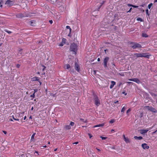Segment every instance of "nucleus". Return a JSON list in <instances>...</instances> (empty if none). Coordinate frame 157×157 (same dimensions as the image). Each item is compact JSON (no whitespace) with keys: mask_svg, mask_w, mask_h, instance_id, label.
I'll return each instance as SVG.
<instances>
[{"mask_svg":"<svg viewBox=\"0 0 157 157\" xmlns=\"http://www.w3.org/2000/svg\"><path fill=\"white\" fill-rule=\"evenodd\" d=\"M93 99L96 105L98 107L100 105V102L97 95L95 94H93Z\"/></svg>","mask_w":157,"mask_h":157,"instance_id":"1","label":"nucleus"},{"mask_svg":"<svg viewBox=\"0 0 157 157\" xmlns=\"http://www.w3.org/2000/svg\"><path fill=\"white\" fill-rule=\"evenodd\" d=\"M77 49V46L75 44L73 43L71 44L70 46V51L75 52L76 54V51Z\"/></svg>","mask_w":157,"mask_h":157,"instance_id":"2","label":"nucleus"},{"mask_svg":"<svg viewBox=\"0 0 157 157\" xmlns=\"http://www.w3.org/2000/svg\"><path fill=\"white\" fill-rule=\"evenodd\" d=\"M131 47L134 49L140 48L141 47V45L136 43L132 42L131 44Z\"/></svg>","mask_w":157,"mask_h":157,"instance_id":"3","label":"nucleus"},{"mask_svg":"<svg viewBox=\"0 0 157 157\" xmlns=\"http://www.w3.org/2000/svg\"><path fill=\"white\" fill-rule=\"evenodd\" d=\"M109 59V58L108 56H105L104 59L103 60V66L105 68H106L108 67L107 63Z\"/></svg>","mask_w":157,"mask_h":157,"instance_id":"4","label":"nucleus"},{"mask_svg":"<svg viewBox=\"0 0 157 157\" xmlns=\"http://www.w3.org/2000/svg\"><path fill=\"white\" fill-rule=\"evenodd\" d=\"M144 107L145 109H147L153 113H156L157 112L156 109L151 106H145Z\"/></svg>","mask_w":157,"mask_h":157,"instance_id":"5","label":"nucleus"},{"mask_svg":"<svg viewBox=\"0 0 157 157\" xmlns=\"http://www.w3.org/2000/svg\"><path fill=\"white\" fill-rule=\"evenodd\" d=\"M155 124H154L153 125V126L151 127H150L149 128V130L151 129H152L153 127L155 125ZM149 130V129H141L140 130V133L141 134H144L145 133H146Z\"/></svg>","mask_w":157,"mask_h":157,"instance_id":"6","label":"nucleus"},{"mask_svg":"<svg viewBox=\"0 0 157 157\" xmlns=\"http://www.w3.org/2000/svg\"><path fill=\"white\" fill-rule=\"evenodd\" d=\"M129 81L134 82L137 83L139 84L140 83V80L137 78H131L128 79Z\"/></svg>","mask_w":157,"mask_h":157,"instance_id":"7","label":"nucleus"},{"mask_svg":"<svg viewBox=\"0 0 157 157\" xmlns=\"http://www.w3.org/2000/svg\"><path fill=\"white\" fill-rule=\"evenodd\" d=\"M75 69L78 72H80V67L79 65L76 62L75 63Z\"/></svg>","mask_w":157,"mask_h":157,"instance_id":"8","label":"nucleus"},{"mask_svg":"<svg viewBox=\"0 0 157 157\" xmlns=\"http://www.w3.org/2000/svg\"><path fill=\"white\" fill-rule=\"evenodd\" d=\"M141 146L144 149H148L149 148V147L146 143H144L142 144Z\"/></svg>","mask_w":157,"mask_h":157,"instance_id":"9","label":"nucleus"},{"mask_svg":"<svg viewBox=\"0 0 157 157\" xmlns=\"http://www.w3.org/2000/svg\"><path fill=\"white\" fill-rule=\"evenodd\" d=\"M123 137L124 140L126 143L128 144L130 143V141L128 137H126L124 135H123Z\"/></svg>","mask_w":157,"mask_h":157,"instance_id":"10","label":"nucleus"},{"mask_svg":"<svg viewBox=\"0 0 157 157\" xmlns=\"http://www.w3.org/2000/svg\"><path fill=\"white\" fill-rule=\"evenodd\" d=\"M16 16L18 18H22L25 17L24 14L22 13H20L17 14L16 15Z\"/></svg>","mask_w":157,"mask_h":157,"instance_id":"11","label":"nucleus"},{"mask_svg":"<svg viewBox=\"0 0 157 157\" xmlns=\"http://www.w3.org/2000/svg\"><path fill=\"white\" fill-rule=\"evenodd\" d=\"M5 4L10 5V6L13 5V2L10 0H7L6 1Z\"/></svg>","mask_w":157,"mask_h":157,"instance_id":"12","label":"nucleus"},{"mask_svg":"<svg viewBox=\"0 0 157 157\" xmlns=\"http://www.w3.org/2000/svg\"><path fill=\"white\" fill-rule=\"evenodd\" d=\"M111 84L110 86V88L112 89L113 88L114 85L116 84V82L113 81H112L111 82Z\"/></svg>","mask_w":157,"mask_h":157,"instance_id":"13","label":"nucleus"},{"mask_svg":"<svg viewBox=\"0 0 157 157\" xmlns=\"http://www.w3.org/2000/svg\"><path fill=\"white\" fill-rule=\"evenodd\" d=\"M150 56L147 53H142V57L149 58Z\"/></svg>","mask_w":157,"mask_h":157,"instance_id":"14","label":"nucleus"},{"mask_svg":"<svg viewBox=\"0 0 157 157\" xmlns=\"http://www.w3.org/2000/svg\"><path fill=\"white\" fill-rule=\"evenodd\" d=\"M30 25L32 26H34L35 25V21L34 20H32L29 22Z\"/></svg>","mask_w":157,"mask_h":157,"instance_id":"15","label":"nucleus"},{"mask_svg":"<svg viewBox=\"0 0 157 157\" xmlns=\"http://www.w3.org/2000/svg\"><path fill=\"white\" fill-rule=\"evenodd\" d=\"M104 123H102L101 124H97V125H94V127L95 128V127H103V126H104Z\"/></svg>","mask_w":157,"mask_h":157,"instance_id":"16","label":"nucleus"},{"mask_svg":"<svg viewBox=\"0 0 157 157\" xmlns=\"http://www.w3.org/2000/svg\"><path fill=\"white\" fill-rule=\"evenodd\" d=\"M32 79L33 81H39V80L40 79L39 78L37 77H36V76L34 77L33 78H32Z\"/></svg>","mask_w":157,"mask_h":157,"instance_id":"17","label":"nucleus"},{"mask_svg":"<svg viewBox=\"0 0 157 157\" xmlns=\"http://www.w3.org/2000/svg\"><path fill=\"white\" fill-rule=\"evenodd\" d=\"M134 138H135L136 139L138 140H141L143 139L142 137L141 136H134Z\"/></svg>","mask_w":157,"mask_h":157,"instance_id":"18","label":"nucleus"},{"mask_svg":"<svg viewBox=\"0 0 157 157\" xmlns=\"http://www.w3.org/2000/svg\"><path fill=\"white\" fill-rule=\"evenodd\" d=\"M137 57H142V54L141 53H136L135 54Z\"/></svg>","mask_w":157,"mask_h":157,"instance_id":"19","label":"nucleus"},{"mask_svg":"<svg viewBox=\"0 0 157 157\" xmlns=\"http://www.w3.org/2000/svg\"><path fill=\"white\" fill-rule=\"evenodd\" d=\"M64 67L65 69H68L70 68V66L69 64H67L65 65Z\"/></svg>","mask_w":157,"mask_h":157,"instance_id":"20","label":"nucleus"},{"mask_svg":"<svg viewBox=\"0 0 157 157\" xmlns=\"http://www.w3.org/2000/svg\"><path fill=\"white\" fill-rule=\"evenodd\" d=\"M12 118H13V119L15 120V121H19V119H18L17 118V117L16 116H14L13 115H12Z\"/></svg>","mask_w":157,"mask_h":157,"instance_id":"21","label":"nucleus"},{"mask_svg":"<svg viewBox=\"0 0 157 157\" xmlns=\"http://www.w3.org/2000/svg\"><path fill=\"white\" fill-rule=\"evenodd\" d=\"M65 128L67 130L70 129L71 128V127L70 125H67L65 126Z\"/></svg>","mask_w":157,"mask_h":157,"instance_id":"22","label":"nucleus"},{"mask_svg":"<svg viewBox=\"0 0 157 157\" xmlns=\"http://www.w3.org/2000/svg\"><path fill=\"white\" fill-rule=\"evenodd\" d=\"M36 134V133H34L32 136H31V140L32 141H33V140L34 139V137L35 136V135Z\"/></svg>","mask_w":157,"mask_h":157,"instance_id":"23","label":"nucleus"},{"mask_svg":"<svg viewBox=\"0 0 157 157\" xmlns=\"http://www.w3.org/2000/svg\"><path fill=\"white\" fill-rule=\"evenodd\" d=\"M126 109V107L124 106L121 110V112L124 113Z\"/></svg>","mask_w":157,"mask_h":157,"instance_id":"24","label":"nucleus"},{"mask_svg":"<svg viewBox=\"0 0 157 157\" xmlns=\"http://www.w3.org/2000/svg\"><path fill=\"white\" fill-rule=\"evenodd\" d=\"M142 36L143 37H147V36H148L147 35L146 33H143L142 34Z\"/></svg>","mask_w":157,"mask_h":157,"instance_id":"25","label":"nucleus"},{"mask_svg":"<svg viewBox=\"0 0 157 157\" xmlns=\"http://www.w3.org/2000/svg\"><path fill=\"white\" fill-rule=\"evenodd\" d=\"M136 20L137 21H140L141 22H142L143 21V19L141 18H137Z\"/></svg>","mask_w":157,"mask_h":157,"instance_id":"26","label":"nucleus"},{"mask_svg":"<svg viewBox=\"0 0 157 157\" xmlns=\"http://www.w3.org/2000/svg\"><path fill=\"white\" fill-rule=\"evenodd\" d=\"M152 5H153L152 3H151L149 4L148 5V8L150 9L151 8V7L152 6Z\"/></svg>","mask_w":157,"mask_h":157,"instance_id":"27","label":"nucleus"},{"mask_svg":"<svg viewBox=\"0 0 157 157\" xmlns=\"http://www.w3.org/2000/svg\"><path fill=\"white\" fill-rule=\"evenodd\" d=\"M66 28L67 29H69V31H71V28H70V26H67L66 27Z\"/></svg>","mask_w":157,"mask_h":157,"instance_id":"28","label":"nucleus"},{"mask_svg":"<svg viewBox=\"0 0 157 157\" xmlns=\"http://www.w3.org/2000/svg\"><path fill=\"white\" fill-rule=\"evenodd\" d=\"M5 32L8 33L9 34H10L12 33V32L10 31H8V30H5Z\"/></svg>","mask_w":157,"mask_h":157,"instance_id":"29","label":"nucleus"},{"mask_svg":"<svg viewBox=\"0 0 157 157\" xmlns=\"http://www.w3.org/2000/svg\"><path fill=\"white\" fill-rule=\"evenodd\" d=\"M75 123L74 122H71L70 123V125L71 126H73L74 125Z\"/></svg>","mask_w":157,"mask_h":157,"instance_id":"30","label":"nucleus"},{"mask_svg":"<svg viewBox=\"0 0 157 157\" xmlns=\"http://www.w3.org/2000/svg\"><path fill=\"white\" fill-rule=\"evenodd\" d=\"M66 40V39L63 38L62 40V43H63L64 44L65 43V42Z\"/></svg>","mask_w":157,"mask_h":157,"instance_id":"31","label":"nucleus"},{"mask_svg":"<svg viewBox=\"0 0 157 157\" xmlns=\"http://www.w3.org/2000/svg\"><path fill=\"white\" fill-rule=\"evenodd\" d=\"M115 121L114 119H112V120H111L110 121H109V123H113Z\"/></svg>","mask_w":157,"mask_h":157,"instance_id":"32","label":"nucleus"},{"mask_svg":"<svg viewBox=\"0 0 157 157\" xmlns=\"http://www.w3.org/2000/svg\"><path fill=\"white\" fill-rule=\"evenodd\" d=\"M22 49H20L19 50V51L18 52V54H20L21 55L22 54Z\"/></svg>","mask_w":157,"mask_h":157,"instance_id":"33","label":"nucleus"},{"mask_svg":"<svg viewBox=\"0 0 157 157\" xmlns=\"http://www.w3.org/2000/svg\"><path fill=\"white\" fill-rule=\"evenodd\" d=\"M64 45V43H61L59 44V46H63Z\"/></svg>","mask_w":157,"mask_h":157,"instance_id":"34","label":"nucleus"},{"mask_svg":"<svg viewBox=\"0 0 157 157\" xmlns=\"http://www.w3.org/2000/svg\"><path fill=\"white\" fill-rule=\"evenodd\" d=\"M35 94H34V93H33V94L31 95H30V97H32L33 98H34L35 97Z\"/></svg>","mask_w":157,"mask_h":157,"instance_id":"35","label":"nucleus"},{"mask_svg":"<svg viewBox=\"0 0 157 157\" xmlns=\"http://www.w3.org/2000/svg\"><path fill=\"white\" fill-rule=\"evenodd\" d=\"M71 31H69V34L68 35V36H69L70 37H71Z\"/></svg>","mask_w":157,"mask_h":157,"instance_id":"36","label":"nucleus"},{"mask_svg":"<svg viewBox=\"0 0 157 157\" xmlns=\"http://www.w3.org/2000/svg\"><path fill=\"white\" fill-rule=\"evenodd\" d=\"M131 111V110L130 109H128L127 111L126 112L127 114H128V113L129 112Z\"/></svg>","mask_w":157,"mask_h":157,"instance_id":"37","label":"nucleus"},{"mask_svg":"<svg viewBox=\"0 0 157 157\" xmlns=\"http://www.w3.org/2000/svg\"><path fill=\"white\" fill-rule=\"evenodd\" d=\"M100 138H101L102 140H105L106 138V137H102V136H101Z\"/></svg>","mask_w":157,"mask_h":157,"instance_id":"38","label":"nucleus"},{"mask_svg":"<svg viewBox=\"0 0 157 157\" xmlns=\"http://www.w3.org/2000/svg\"><path fill=\"white\" fill-rule=\"evenodd\" d=\"M88 135L89 136L90 138H91L92 137V135L90 133H89Z\"/></svg>","mask_w":157,"mask_h":157,"instance_id":"39","label":"nucleus"},{"mask_svg":"<svg viewBox=\"0 0 157 157\" xmlns=\"http://www.w3.org/2000/svg\"><path fill=\"white\" fill-rule=\"evenodd\" d=\"M119 74L121 76H124V73H120Z\"/></svg>","mask_w":157,"mask_h":157,"instance_id":"40","label":"nucleus"},{"mask_svg":"<svg viewBox=\"0 0 157 157\" xmlns=\"http://www.w3.org/2000/svg\"><path fill=\"white\" fill-rule=\"evenodd\" d=\"M146 14H148V15H149V14H148V10L147 9L146 10Z\"/></svg>","mask_w":157,"mask_h":157,"instance_id":"41","label":"nucleus"},{"mask_svg":"<svg viewBox=\"0 0 157 157\" xmlns=\"http://www.w3.org/2000/svg\"><path fill=\"white\" fill-rule=\"evenodd\" d=\"M118 102V101L117 100H115L114 101V103L115 104H116V103H117Z\"/></svg>","mask_w":157,"mask_h":157,"instance_id":"42","label":"nucleus"},{"mask_svg":"<svg viewBox=\"0 0 157 157\" xmlns=\"http://www.w3.org/2000/svg\"><path fill=\"white\" fill-rule=\"evenodd\" d=\"M102 4H101V5H100L99 6V7H98V9H97V10H99V9H100V8H101V6H102Z\"/></svg>","mask_w":157,"mask_h":157,"instance_id":"43","label":"nucleus"},{"mask_svg":"<svg viewBox=\"0 0 157 157\" xmlns=\"http://www.w3.org/2000/svg\"><path fill=\"white\" fill-rule=\"evenodd\" d=\"M132 9V8H131L130 9V10L128 11H127V13H130L131 12V10Z\"/></svg>","mask_w":157,"mask_h":157,"instance_id":"44","label":"nucleus"},{"mask_svg":"<svg viewBox=\"0 0 157 157\" xmlns=\"http://www.w3.org/2000/svg\"><path fill=\"white\" fill-rule=\"evenodd\" d=\"M132 5L131 4H127V6H132Z\"/></svg>","mask_w":157,"mask_h":157,"instance_id":"45","label":"nucleus"},{"mask_svg":"<svg viewBox=\"0 0 157 157\" xmlns=\"http://www.w3.org/2000/svg\"><path fill=\"white\" fill-rule=\"evenodd\" d=\"M37 89H35V90H34V92H33V93H34V94H35V93L36 92H37Z\"/></svg>","mask_w":157,"mask_h":157,"instance_id":"46","label":"nucleus"},{"mask_svg":"<svg viewBox=\"0 0 157 157\" xmlns=\"http://www.w3.org/2000/svg\"><path fill=\"white\" fill-rule=\"evenodd\" d=\"M132 7H134V8H137L138 6H136L132 5Z\"/></svg>","mask_w":157,"mask_h":157,"instance_id":"47","label":"nucleus"},{"mask_svg":"<svg viewBox=\"0 0 157 157\" xmlns=\"http://www.w3.org/2000/svg\"><path fill=\"white\" fill-rule=\"evenodd\" d=\"M157 132V129H156L155 131L153 132L152 133L153 134H154L155 133Z\"/></svg>","mask_w":157,"mask_h":157,"instance_id":"48","label":"nucleus"},{"mask_svg":"<svg viewBox=\"0 0 157 157\" xmlns=\"http://www.w3.org/2000/svg\"><path fill=\"white\" fill-rule=\"evenodd\" d=\"M49 23H50L51 24H52V23H53V21H52V20H49Z\"/></svg>","mask_w":157,"mask_h":157,"instance_id":"49","label":"nucleus"},{"mask_svg":"<svg viewBox=\"0 0 157 157\" xmlns=\"http://www.w3.org/2000/svg\"><path fill=\"white\" fill-rule=\"evenodd\" d=\"M43 67H44V68L43 69V71H44L46 68V67L44 65H43Z\"/></svg>","mask_w":157,"mask_h":157,"instance_id":"50","label":"nucleus"},{"mask_svg":"<svg viewBox=\"0 0 157 157\" xmlns=\"http://www.w3.org/2000/svg\"><path fill=\"white\" fill-rule=\"evenodd\" d=\"M122 93L123 94H124L125 95H127V93H125V92H124V91H123V92H122Z\"/></svg>","mask_w":157,"mask_h":157,"instance_id":"51","label":"nucleus"},{"mask_svg":"<svg viewBox=\"0 0 157 157\" xmlns=\"http://www.w3.org/2000/svg\"><path fill=\"white\" fill-rule=\"evenodd\" d=\"M78 142H76L73 143V144H78Z\"/></svg>","mask_w":157,"mask_h":157,"instance_id":"52","label":"nucleus"},{"mask_svg":"<svg viewBox=\"0 0 157 157\" xmlns=\"http://www.w3.org/2000/svg\"><path fill=\"white\" fill-rule=\"evenodd\" d=\"M16 66H17V68H19L20 67V65L17 64Z\"/></svg>","mask_w":157,"mask_h":157,"instance_id":"53","label":"nucleus"},{"mask_svg":"<svg viewBox=\"0 0 157 157\" xmlns=\"http://www.w3.org/2000/svg\"><path fill=\"white\" fill-rule=\"evenodd\" d=\"M127 82V83H128L129 84H130L131 83H133L132 82Z\"/></svg>","mask_w":157,"mask_h":157,"instance_id":"54","label":"nucleus"},{"mask_svg":"<svg viewBox=\"0 0 157 157\" xmlns=\"http://www.w3.org/2000/svg\"><path fill=\"white\" fill-rule=\"evenodd\" d=\"M3 133L5 134H6V131H3Z\"/></svg>","mask_w":157,"mask_h":157,"instance_id":"55","label":"nucleus"},{"mask_svg":"<svg viewBox=\"0 0 157 157\" xmlns=\"http://www.w3.org/2000/svg\"><path fill=\"white\" fill-rule=\"evenodd\" d=\"M80 120L81 121H83V122H85L84 121V119H82V118H81V119H80Z\"/></svg>","mask_w":157,"mask_h":157,"instance_id":"56","label":"nucleus"},{"mask_svg":"<svg viewBox=\"0 0 157 157\" xmlns=\"http://www.w3.org/2000/svg\"><path fill=\"white\" fill-rule=\"evenodd\" d=\"M9 120H10V121H13V120L11 118H10L9 119Z\"/></svg>","mask_w":157,"mask_h":157,"instance_id":"57","label":"nucleus"},{"mask_svg":"<svg viewBox=\"0 0 157 157\" xmlns=\"http://www.w3.org/2000/svg\"><path fill=\"white\" fill-rule=\"evenodd\" d=\"M97 60L98 61H100V58H98Z\"/></svg>","mask_w":157,"mask_h":157,"instance_id":"58","label":"nucleus"},{"mask_svg":"<svg viewBox=\"0 0 157 157\" xmlns=\"http://www.w3.org/2000/svg\"><path fill=\"white\" fill-rule=\"evenodd\" d=\"M111 148L112 149H115V147H111Z\"/></svg>","mask_w":157,"mask_h":157,"instance_id":"59","label":"nucleus"},{"mask_svg":"<svg viewBox=\"0 0 157 157\" xmlns=\"http://www.w3.org/2000/svg\"><path fill=\"white\" fill-rule=\"evenodd\" d=\"M114 129H112L111 130V132L110 133H112L113 132H114Z\"/></svg>","mask_w":157,"mask_h":157,"instance_id":"60","label":"nucleus"},{"mask_svg":"<svg viewBox=\"0 0 157 157\" xmlns=\"http://www.w3.org/2000/svg\"><path fill=\"white\" fill-rule=\"evenodd\" d=\"M38 81L39 82L40 85H41V84L42 83L40 81V80Z\"/></svg>","mask_w":157,"mask_h":157,"instance_id":"61","label":"nucleus"},{"mask_svg":"<svg viewBox=\"0 0 157 157\" xmlns=\"http://www.w3.org/2000/svg\"><path fill=\"white\" fill-rule=\"evenodd\" d=\"M96 149H97V150L98 151H100V150L99 149H98V148H96Z\"/></svg>","mask_w":157,"mask_h":157,"instance_id":"62","label":"nucleus"},{"mask_svg":"<svg viewBox=\"0 0 157 157\" xmlns=\"http://www.w3.org/2000/svg\"><path fill=\"white\" fill-rule=\"evenodd\" d=\"M26 116H25L24 117V120H25L26 119Z\"/></svg>","mask_w":157,"mask_h":157,"instance_id":"63","label":"nucleus"},{"mask_svg":"<svg viewBox=\"0 0 157 157\" xmlns=\"http://www.w3.org/2000/svg\"><path fill=\"white\" fill-rule=\"evenodd\" d=\"M155 3L157 2V0H155L154 1Z\"/></svg>","mask_w":157,"mask_h":157,"instance_id":"64","label":"nucleus"}]
</instances>
